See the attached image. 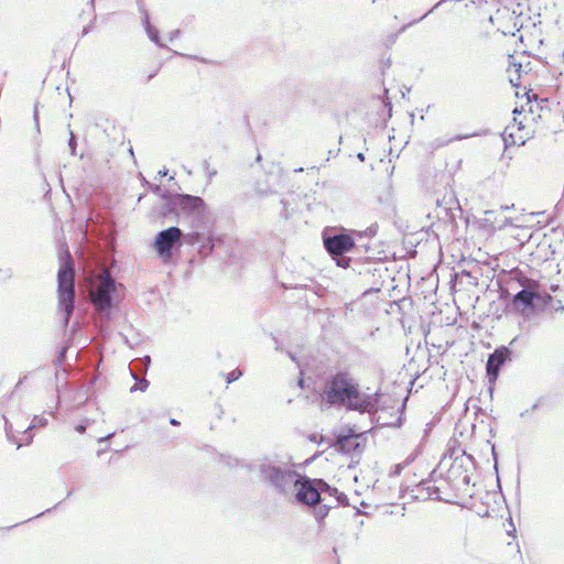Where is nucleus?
Listing matches in <instances>:
<instances>
[{"label":"nucleus","mask_w":564,"mask_h":564,"mask_svg":"<svg viewBox=\"0 0 564 564\" xmlns=\"http://www.w3.org/2000/svg\"><path fill=\"white\" fill-rule=\"evenodd\" d=\"M380 393H364L360 384L352 375L346 370H338L326 377L319 398L328 408H344L358 413H371L378 406Z\"/></svg>","instance_id":"nucleus-1"},{"label":"nucleus","mask_w":564,"mask_h":564,"mask_svg":"<svg viewBox=\"0 0 564 564\" xmlns=\"http://www.w3.org/2000/svg\"><path fill=\"white\" fill-rule=\"evenodd\" d=\"M198 246V253L203 258L210 256L215 249L216 240L209 232L193 230L183 235L176 226H171L159 231L153 240V249L159 258L170 260L175 252H178L182 243Z\"/></svg>","instance_id":"nucleus-2"},{"label":"nucleus","mask_w":564,"mask_h":564,"mask_svg":"<svg viewBox=\"0 0 564 564\" xmlns=\"http://www.w3.org/2000/svg\"><path fill=\"white\" fill-rule=\"evenodd\" d=\"M377 231V224H372L362 231L340 228L329 232V229L326 228L322 234L324 248L330 258L335 261L337 267L347 269L351 265L352 262V258L348 257L347 253L359 248L367 249V245L357 243V241L364 237L371 238L376 236Z\"/></svg>","instance_id":"nucleus-3"},{"label":"nucleus","mask_w":564,"mask_h":564,"mask_svg":"<svg viewBox=\"0 0 564 564\" xmlns=\"http://www.w3.org/2000/svg\"><path fill=\"white\" fill-rule=\"evenodd\" d=\"M513 279L522 289L512 295L511 301L507 304L508 311L524 316L528 313L542 311L552 301V296L547 292L540 291L539 284L522 272H516Z\"/></svg>","instance_id":"nucleus-4"},{"label":"nucleus","mask_w":564,"mask_h":564,"mask_svg":"<svg viewBox=\"0 0 564 564\" xmlns=\"http://www.w3.org/2000/svg\"><path fill=\"white\" fill-rule=\"evenodd\" d=\"M58 258V308L63 315L64 327H67L75 308V263L67 246L62 251H59Z\"/></svg>","instance_id":"nucleus-5"},{"label":"nucleus","mask_w":564,"mask_h":564,"mask_svg":"<svg viewBox=\"0 0 564 564\" xmlns=\"http://www.w3.org/2000/svg\"><path fill=\"white\" fill-rule=\"evenodd\" d=\"M257 473L262 484L270 486L280 495H286L299 477V473L274 464L269 457L258 460Z\"/></svg>","instance_id":"nucleus-6"},{"label":"nucleus","mask_w":564,"mask_h":564,"mask_svg":"<svg viewBox=\"0 0 564 564\" xmlns=\"http://www.w3.org/2000/svg\"><path fill=\"white\" fill-rule=\"evenodd\" d=\"M119 286L121 284L117 283L111 274L105 273L93 294V305L99 316L106 322L110 319L112 310L120 302L118 295Z\"/></svg>","instance_id":"nucleus-7"},{"label":"nucleus","mask_w":564,"mask_h":564,"mask_svg":"<svg viewBox=\"0 0 564 564\" xmlns=\"http://www.w3.org/2000/svg\"><path fill=\"white\" fill-rule=\"evenodd\" d=\"M517 338H513L509 346L501 345L497 347L491 354H489L486 362V377L490 384V392L492 393V386L497 382L500 371L503 366L512 361L513 351L510 348L516 343Z\"/></svg>","instance_id":"nucleus-8"},{"label":"nucleus","mask_w":564,"mask_h":564,"mask_svg":"<svg viewBox=\"0 0 564 564\" xmlns=\"http://www.w3.org/2000/svg\"><path fill=\"white\" fill-rule=\"evenodd\" d=\"M293 487L297 488L295 494V501L299 505L311 507L322 502L317 478H310L305 475L299 474V477L293 484Z\"/></svg>","instance_id":"nucleus-9"},{"label":"nucleus","mask_w":564,"mask_h":564,"mask_svg":"<svg viewBox=\"0 0 564 564\" xmlns=\"http://www.w3.org/2000/svg\"><path fill=\"white\" fill-rule=\"evenodd\" d=\"M434 213L435 217L440 221L448 224L453 227H457V217L463 216V209L459 205V202L452 193L449 195H445L442 199H436V208Z\"/></svg>","instance_id":"nucleus-10"},{"label":"nucleus","mask_w":564,"mask_h":564,"mask_svg":"<svg viewBox=\"0 0 564 564\" xmlns=\"http://www.w3.org/2000/svg\"><path fill=\"white\" fill-rule=\"evenodd\" d=\"M354 271H357L360 275H364L365 279L372 276V285L369 289L370 292H379L383 286L382 274L388 273V269L381 261H375L370 258H366L365 262L355 261Z\"/></svg>","instance_id":"nucleus-11"},{"label":"nucleus","mask_w":564,"mask_h":564,"mask_svg":"<svg viewBox=\"0 0 564 564\" xmlns=\"http://www.w3.org/2000/svg\"><path fill=\"white\" fill-rule=\"evenodd\" d=\"M175 200L177 204L178 217L184 215L200 219L206 214V203L199 196L175 193Z\"/></svg>","instance_id":"nucleus-12"},{"label":"nucleus","mask_w":564,"mask_h":564,"mask_svg":"<svg viewBox=\"0 0 564 564\" xmlns=\"http://www.w3.org/2000/svg\"><path fill=\"white\" fill-rule=\"evenodd\" d=\"M359 434L351 427L346 432L335 434L333 441H327L329 447H335L336 451L345 455H360L361 443L358 441Z\"/></svg>","instance_id":"nucleus-13"},{"label":"nucleus","mask_w":564,"mask_h":564,"mask_svg":"<svg viewBox=\"0 0 564 564\" xmlns=\"http://www.w3.org/2000/svg\"><path fill=\"white\" fill-rule=\"evenodd\" d=\"M47 424V420L45 417H42V416H34L31 424L24 429L22 431V437L21 438H17L14 433L15 431L13 430V426L11 423L8 422V420H6V434H7V437L14 442L17 444V447L20 448L21 446L23 445H29L32 441H33V433H32V430L37 427V426H45Z\"/></svg>","instance_id":"nucleus-14"},{"label":"nucleus","mask_w":564,"mask_h":564,"mask_svg":"<svg viewBox=\"0 0 564 564\" xmlns=\"http://www.w3.org/2000/svg\"><path fill=\"white\" fill-rule=\"evenodd\" d=\"M411 498L419 501H426L430 499L442 501V498L440 497V488L431 485L429 479L421 480L411 489ZM443 501L449 502V500L446 499H443Z\"/></svg>","instance_id":"nucleus-15"},{"label":"nucleus","mask_w":564,"mask_h":564,"mask_svg":"<svg viewBox=\"0 0 564 564\" xmlns=\"http://www.w3.org/2000/svg\"><path fill=\"white\" fill-rule=\"evenodd\" d=\"M449 457L451 459H453V465L449 469V473H453V470L456 468V465L458 463V460L466 456L467 459L469 462H471L473 464L475 463V459H474V456L473 455H468L465 449H460V446H459V443L457 442V440H451L448 445H447V449H446V453L444 454V458L446 457Z\"/></svg>","instance_id":"nucleus-16"},{"label":"nucleus","mask_w":564,"mask_h":564,"mask_svg":"<svg viewBox=\"0 0 564 564\" xmlns=\"http://www.w3.org/2000/svg\"><path fill=\"white\" fill-rule=\"evenodd\" d=\"M140 11L142 13V24L150 41L156 44L159 47L170 50L165 44L162 43L159 30L151 24L149 12L144 8H141Z\"/></svg>","instance_id":"nucleus-17"},{"label":"nucleus","mask_w":564,"mask_h":564,"mask_svg":"<svg viewBox=\"0 0 564 564\" xmlns=\"http://www.w3.org/2000/svg\"><path fill=\"white\" fill-rule=\"evenodd\" d=\"M162 199L164 200V204L160 209V215L164 218H167L170 216L178 217L175 193L164 191V193L162 194Z\"/></svg>","instance_id":"nucleus-18"},{"label":"nucleus","mask_w":564,"mask_h":564,"mask_svg":"<svg viewBox=\"0 0 564 564\" xmlns=\"http://www.w3.org/2000/svg\"><path fill=\"white\" fill-rule=\"evenodd\" d=\"M313 508V514L317 522L324 521V519L328 516L329 510L332 509L330 506L324 505L322 502L317 505L311 506Z\"/></svg>","instance_id":"nucleus-19"},{"label":"nucleus","mask_w":564,"mask_h":564,"mask_svg":"<svg viewBox=\"0 0 564 564\" xmlns=\"http://www.w3.org/2000/svg\"><path fill=\"white\" fill-rule=\"evenodd\" d=\"M150 365H151V357L147 355L142 358L132 360L130 370L133 369L134 372L135 371L147 372L148 369L150 368Z\"/></svg>","instance_id":"nucleus-20"},{"label":"nucleus","mask_w":564,"mask_h":564,"mask_svg":"<svg viewBox=\"0 0 564 564\" xmlns=\"http://www.w3.org/2000/svg\"><path fill=\"white\" fill-rule=\"evenodd\" d=\"M130 372H131L132 378L135 380V383L130 388V392L131 393H133L135 391L144 392L148 389L149 384H150L149 380L145 379V378L137 377V375L133 371V369H131Z\"/></svg>","instance_id":"nucleus-21"},{"label":"nucleus","mask_w":564,"mask_h":564,"mask_svg":"<svg viewBox=\"0 0 564 564\" xmlns=\"http://www.w3.org/2000/svg\"><path fill=\"white\" fill-rule=\"evenodd\" d=\"M317 484L321 496L322 494H327L328 496L334 497L335 494H338V489L328 485L324 479L317 478Z\"/></svg>","instance_id":"nucleus-22"},{"label":"nucleus","mask_w":564,"mask_h":564,"mask_svg":"<svg viewBox=\"0 0 564 564\" xmlns=\"http://www.w3.org/2000/svg\"><path fill=\"white\" fill-rule=\"evenodd\" d=\"M220 462L224 463L229 468H234L240 465V460L237 457L231 455H220Z\"/></svg>","instance_id":"nucleus-23"},{"label":"nucleus","mask_w":564,"mask_h":564,"mask_svg":"<svg viewBox=\"0 0 564 564\" xmlns=\"http://www.w3.org/2000/svg\"><path fill=\"white\" fill-rule=\"evenodd\" d=\"M67 350H68V346H63L58 350L57 357H56V359L54 361L55 367L57 369L63 367V365H64V362L66 360Z\"/></svg>","instance_id":"nucleus-24"},{"label":"nucleus","mask_w":564,"mask_h":564,"mask_svg":"<svg viewBox=\"0 0 564 564\" xmlns=\"http://www.w3.org/2000/svg\"><path fill=\"white\" fill-rule=\"evenodd\" d=\"M69 130V139H68V148L69 152L73 156L77 155V138L73 130L70 129V126H68Z\"/></svg>","instance_id":"nucleus-25"},{"label":"nucleus","mask_w":564,"mask_h":564,"mask_svg":"<svg viewBox=\"0 0 564 564\" xmlns=\"http://www.w3.org/2000/svg\"><path fill=\"white\" fill-rule=\"evenodd\" d=\"M242 376V371L239 369H235L227 373L226 381L228 384L237 381Z\"/></svg>","instance_id":"nucleus-26"},{"label":"nucleus","mask_w":564,"mask_h":564,"mask_svg":"<svg viewBox=\"0 0 564 564\" xmlns=\"http://www.w3.org/2000/svg\"><path fill=\"white\" fill-rule=\"evenodd\" d=\"M445 1H446V0H441V1H438V2H437V3H436L432 9H430V10H429L425 14H423L421 18H419V19L413 20L412 22H410V23L408 24V26H409V25H412V24H414V23H416V22H420V21H422L423 19H425L430 13H432L436 8H438V7H440L442 3H444ZM405 28H406V25H404V26L402 28V30H404Z\"/></svg>","instance_id":"nucleus-27"},{"label":"nucleus","mask_w":564,"mask_h":564,"mask_svg":"<svg viewBox=\"0 0 564 564\" xmlns=\"http://www.w3.org/2000/svg\"><path fill=\"white\" fill-rule=\"evenodd\" d=\"M13 276V270L11 268L0 269V281L10 280Z\"/></svg>","instance_id":"nucleus-28"},{"label":"nucleus","mask_w":564,"mask_h":564,"mask_svg":"<svg viewBox=\"0 0 564 564\" xmlns=\"http://www.w3.org/2000/svg\"><path fill=\"white\" fill-rule=\"evenodd\" d=\"M308 441L312 443H317L321 445L322 443L326 442V437L323 435H318L316 433H312L307 436Z\"/></svg>","instance_id":"nucleus-29"},{"label":"nucleus","mask_w":564,"mask_h":564,"mask_svg":"<svg viewBox=\"0 0 564 564\" xmlns=\"http://www.w3.org/2000/svg\"><path fill=\"white\" fill-rule=\"evenodd\" d=\"M334 497L338 505L348 506V497L344 492L338 490V494H335Z\"/></svg>","instance_id":"nucleus-30"},{"label":"nucleus","mask_w":564,"mask_h":564,"mask_svg":"<svg viewBox=\"0 0 564 564\" xmlns=\"http://www.w3.org/2000/svg\"><path fill=\"white\" fill-rule=\"evenodd\" d=\"M403 468H404V465H402V464L393 465L389 473V476H391V477L399 476L401 474V471L403 470Z\"/></svg>","instance_id":"nucleus-31"},{"label":"nucleus","mask_w":564,"mask_h":564,"mask_svg":"<svg viewBox=\"0 0 564 564\" xmlns=\"http://www.w3.org/2000/svg\"><path fill=\"white\" fill-rule=\"evenodd\" d=\"M51 511H52V509H51V508H48V509H46L45 511H42V512H40L39 514L34 516V517H33V519L40 518V517H42L43 514L48 513V512H51ZM31 520H32V518H30V519H28V520H25V521H22V522H20V523H15V524H13V525H10V527H8L7 529H8V530H10V529H12V528H15V527H18V525H20V524H22V523H25V522H28V521H31Z\"/></svg>","instance_id":"nucleus-32"},{"label":"nucleus","mask_w":564,"mask_h":564,"mask_svg":"<svg viewBox=\"0 0 564 564\" xmlns=\"http://www.w3.org/2000/svg\"><path fill=\"white\" fill-rule=\"evenodd\" d=\"M149 189L159 195L161 198H162V194L164 193L165 189H162V187L160 185H156V184H149Z\"/></svg>","instance_id":"nucleus-33"},{"label":"nucleus","mask_w":564,"mask_h":564,"mask_svg":"<svg viewBox=\"0 0 564 564\" xmlns=\"http://www.w3.org/2000/svg\"><path fill=\"white\" fill-rule=\"evenodd\" d=\"M33 120H34V124H35L36 131L40 132V119H39V107H37V104L34 106Z\"/></svg>","instance_id":"nucleus-34"},{"label":"nucleus","mask_w":564,"mask_h":564,"mask_svg":"<svg viewBox=\"0 0 564 564\" xmlns=\"http://www.w3.org/2000/svg\"><path fill=\"white\" fill-rule=\"evenodd\" d=\"M511 297H512V295L510 294V292L507 289H501L500 295H499L500 300H508L509 299V302H510Z\"/></svg>","instance_id":"nucleus-35"},{"label":"nucleus","mask_w":564,"mask_h":564,"mask_svg":"<svg viewBox=\"0 0 564 564\" xmlns=\"http://www.w3.org/2000/svg\"><path fill=\"white\" fill-rule=\"evenodd\" d=\"M402 421H403L402 415H400V416L395 420V422H393V423H389V422H387V423H382V425H383V426H395V427H400V426L402 425Z\"/></svg>","instance_id":"nucleus-36"},{"label":"nucleus","mask_w":564,"mask_h":564,"mask_svg":"<svg viewBox=\"0 0 564 564\" xmlns=\"http://www.w3.org/2000/svg\"><path fill=\"white\" fill-rule=\"evenodd\" d=\"M491 454H492V457H494V460H495V469L498 470V455H497V452H496V446L495 444H492L491 446Z\"/></svg>","instance_id":"nucleus-37"},{"label":"nucleus","mask_w":564,"mask_h":564,"mask_svg":"<svg viewBox=\"0 0 564 564\" xmlns=\"http://www.w3.org/2000/svg\"><path fill=\"white\" fill-rule=\"evenodd\" d=\"M543 399H544L543 397H540V398L536 400V402H534V403L532 404V406L530 408L532 412L536 411V410L541 406V404H542V402H543Z\"/></svg>","instance_id":"nucleus-38"},{"label":"nucleus","mask_w":564,"mask_h":564,"mask_svg":"<svg viewBox=\"0 0 564 564\" xmlns=\"http://www.w3.org/2000/svg\"><path fill=\"white\" fill-rule=\"evenodd\" d=\"M241 466L248 469L249 471H257V464L247 463Z\"/></svg>","instance_id":"nucleus-39"},{"label":"nucleus","mask_w":564,"mask_h":564,"mask_svg":"<svg viewBox=\"0 0 564 564\" xmlns=\"http://www.w3.org/2000/svg\"><path fill=\"white\" fill-rule=\"evenodd\" d=\"M91 29H93V21L83 28L82 35L85 36L86 34H88L91 31Z\"/></svg>","instance_id":"nucleus-40"},{"label":"nucleus","mask_w":564,"mask_h":564,"mask_svg":"<svg viewBox=\"0 0 564 564\" xmlns=\"http://www.w3.org/2000/svg\"><path fill=\"white\" fill-rule=\"evenodd\" d=\"M181 34L180 30H174L170 33V41L173 42L175 39H177Z\"/></svg>","instance_id":"nucleus-41"},{"label":"nucleus","mask_w":564,"mask_h":564,"mask_svg":"<svg viewBox=\"0 0 564 564\" xmlns=\"http://www.w3.org/2000/svg\"><path fill=\"white\" fill-rule=\"evenodd\" d=\"M509 525H510L511 529L507 530V533L509 535H511V534L513 535L516 533V527H514L511 518L509 519Z\"/></svg>","instance_id":"nucleus-42"},{"label":"nucleus","mask_w":564,"mask_h":564,"mask_svg":"<svg viewBox=\"0 0 564 564\" xmlns=\"http://www.w3.org/2000/svg\"><path fill=\"white\" fill-rule=\"evenodd\" d=\"M87 426L86 424H78L76 425L75 430L78 432V433H84L86 431Z\"/></svg>","instance_id":"nucleus-43"},{"label":"nucleus","mask_w":564,"mask_h":564,"mask_svg":"<svg viewBox=\"0 0 564 564\" xmlns=\"http://www.w3.org/2000/svg\"><path fill=\"white\" fill-rule=\"evenodd\" d=\"M28 379V376L24 375L22 378H20V380L18 381V383L15 384V389H19V387L25 382V380Z\"/></svg>","instance_id":"nucleus-44"},{"label":"nucleus","mask_w":564,"mask_h":564,"mask_svg":"<svg viewBox=\"0 0 564 564\" xmlns=\"http://www.w3.org/2000/svg\"><path fill=\"white\" fill-rule=\"evenodd\" d=\"M115 433H109L108 435L100 437L98 440L99 443L110 440L113 436Z\"/></svg>","instance_id":"nucleus-45"},{"label":"nucleus","mask_w":564,"mask_h":564,"mask_svg":"<svg viewBox=\"0 0 564 564\" xmlns=\"http://www.w3.org/2000/svg\"><path fill=\"white\" fill-rule=\"evenodd\" d=\"M462 481H463V484H464V485H469V482H470V476H469V475H467V474H465V475H464V477H463V479H462Z\"/></svg>","instance_id":"nucleus-46"},{"label":"nucleus","mask_w":564,"mask_h":564,"mask_svg":"<svg viewBox=\"0 0 564 564\" xmlns=\"http://www.w3.org/2000/svg\"><path fill=\"white\" fill-rule=\"evenodd\" d=\"M170 424L173 426H180L181 422L176 419H170Z\"/></svg>","instance_id":"nucleus-47"},{"label":"nucleus","mask_w":564,"mask_h":564,"mask_svg":"<svg viewBox=\"0 0 564 564\" xmlns=\"http://www.w3.org/2000/svg\"><path fill=\"white\" fill-rule=\"evenodd\" d=\"M166 174H167V170H166V169H163V170L159 171V173H158V175H159L160 177H163V176H165Z\"/></svg>","instance_id":"nucleus-48"},{"label":"nucleus","mask_w":564,"mask_h":564,"mask_svg":"<svg viewBox=\"0 0 564 564\" xmlns=\"http://www.w3.org/2000/svg\"><path fill=\"white\" fill-rule=\"evenodd\" d=\"M206 172H207V174H208V177H209V178H212L213 176H215V175H216V173H217L215 170H208V171H206Z\"/></svg>","instance_id":"nucleus-49"},{"label":"nucleus","mask_w":564,"mask_h":564,"mask_svg":"<svg viewBox=\"0 0 564 564\" xmlns=\"http://www.w3.org/2000/svg\"><path fill=\"white\" fill-rule=\"evenodd\" d=\"M530 412H532L531 409H527V410H524L523 412L520 413V416L521 417H525Z\"/></svg>","instance_id":"nucleus-50"},{"label":"nucleus","mask_w":564,"mask_h":564,"mask_svg":"<svg viewBox=\"0 0 564 564\" xmlns=\"http://www.w3.org/2000/svg\"><path fill=\"white\" fill-rule=\"evenodd\" d=\"M357 159L360 161V162H364L365 161V154L362 152H359L357 154Z\"/></svg>","instance_id":"nucleus-51"},{"label":"nucleus","mask_w":564,"mask_h":564,"mask_svg":"<svg viewBox=\"0 0 564 564\" xmlns=\"http://www.w3.org/2000/svg\"><path fill=\"white\" fill-rule=\"evenodd\" d=\"M203 164H204L205 171H208L209 170V162L207 160H205Z\"/></svg>","instance_id":"nucleus-52"},{"label":"nucleus","mask_w":564,"mask_h":564,"mask_svg":"<svg viewBox=\"0 0 564 564\" xmlns=\"http://www.w3.org/2000/svg\"><path fill=\"white\" fill-rule=\"evenodd\" d=\"M141 177H142V183H143V185H144V186H147V187L149 188V184H151V183H150V182H148V181H147L142 175H141Z\"/></svg>","instance_id":"nucleus-53"},{"label":"nucleus","mask_w":564,"mask_h":564,"mask_svg":"<svg viewBox=\"0 0 564 564\" xmlns=\"http://www.w3.org/2000/svg\"><path fill=\"white\" fill-rule=\"evenodd\" d=\"M156 75V73H152L148 76V82L151 80L154 76Z\"/></svg>","instance_id":"nucleus-54"},{"label":"nucleus","mask_w":564,"mask_h":564,"mask_svg":"<svg viewBox=\"0 0 564 564\" xmlns=\"http://www.w3.org/2000/svg\"><path fill=\"white\" fill-rule=\"evenodd\" d=\"M386 106H388V107H389V111L391 112V110H392V104H391L390 101H388V102L386 104Z\"/></svg>","instance_id":"nucleus-55"},{"label":"nucleus","mask_w":564,"mask_h":564,"mask_svg":"<svg viewBox=\"0 0 564 564\" xmlns=\"http://www.w3.org/2000/svg\"><path fill=\"white\" fill-rule=\"evenodd\" d=\"M98 377L96 376L91 381H90V386L95 384V382L97 381Z\"/></svg>","instance_id":"nucleus-56"},{"label":"nucleus","mask_w":564,"mask_h":564,"mask_svg":"<svg viewBox=\"0 0 564 564\" xmlns=\"http://www.w3.org/2000/svg\"><path fill=\"white\" fill-rule=\"evenodd\" d=\"M390 65H391V61H390V58H388L386 62V66L389 67Z\"/></svg>","instance_id":"nucleus-57"},{"label":"nucleus","mask_w":564,"mask_h":564,"mask_svg":"<svg viewBox=\"0 0 564 564\" xmlns=\"http://www.w3.org/2000/svg\"><path fill=\"white\" fill-rule=\"evenodd\" d=\"M489 432H490V435H491V436H495V435H496V432L494 431V429H490V431H489Z\"/></svg>","instance_id":"nucleus-58"},{"label":"nucleus","mask_w":564,"mask_h":564,"mask_svg":"<svg viewBox=\"0 0 564 564\" xmlns=\"http://www.w3.org/2000/svg\"><path fill=\"white\" fill-rule=\"evenodd\" d=\"M409 93L410 91V88H406V89H403V93H402V96L404 97L405 96V93Z\"/></svg>","instance_id":"nucleus-59"},{"label":"nucleus","mask_w":564,"mask_h":564,"mask_svg":"<svg viewBox=\"0 0 564 564\" xmlns=\"http://www.w3.org/2000/svg\"><path fill=\"white\" fill-rule=\"evenodd\" d=\"M409 93L410 91V88H406V89H403V93H402V96L404 97L405 96V93Z\"/></svg>","instance_id":"nucleus-60"},{"label":"nucleus","mask_w":564,"mask_h":564,"mask_svg":"<svg viewBox=\"0 0 564 564\" xmlns=\"http://www.w3.org/2000/svg\"><path fill=\"white\" fill-rule=\"evenodd\" d=\"M409 93L410 91V88H406V89H403V93H402V96L404 97L405 96V93Z\"/></svg>","instance_id":"nucleus-61"},{"label":"nucleus","mask_w":564,"mask_h":564,"mask_svg":"<svg viewBox=\"0 0 564 564\" xmlns=\"http://www.w3.org/2000/svg\"><path fill=\"white\" fill-rule=\"evenodd\" d=\"M462 273H463V274H465V275H467V276H470V273H469L468 271H465V270H464Z\"/></svg>","instance_id":"nucleus-62"},{"label":"nucleus","mask_w":564,"mask_h":564,"mask_svg":"<svg viewBox=\"0 0 564 564\" xmlns=\"http://www.w3.org/2000/svg\"><path fill=\"white\" fill-rule=\"evenodd\" d=\"M256 160H257V162H260L261 161V154H258Z\"/></svg>","instance_id":"nucleus-63"},{"label":"nucleus","mask_w":564,"mask_h":564,"mask_svg":"<svg viewBox=\"0 0 564 564\" xmlns=\"http://www.w3.org/2000/svg\"><path fill=\"white\" fill-rule=\"evenodd\" d=\"M144 197V194L139 195L138 200L140 202Z\"/></svg>","instance_id":"nucleus-64"}]
</instances>
